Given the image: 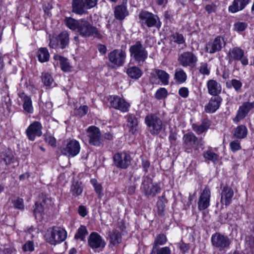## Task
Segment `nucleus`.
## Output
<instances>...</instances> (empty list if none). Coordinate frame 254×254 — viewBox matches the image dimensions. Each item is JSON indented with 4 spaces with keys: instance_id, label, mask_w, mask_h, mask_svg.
<instances>
[{
    "instance_id": "obj_46",
    "label": "nucleus",
    "mask_w": 254,
    "mask_h": 254,
    "mask_svg": "<svg viewBox=\"0 0 254 254\" xmlns=\"http://www.w3.org/2000/svg\"><path fill=\"white\" fill-rule=\"evenodd\" d=\"M166 242L167 238L165 235L161 234L157 235L154 242L152 252L155 250L156 247L164 245Z\"/></svg>"
},
{
    "instance_id": "obj_45",
    "label": "nucleus",
    "mask_w": 254,
    "mask_h": 254,
    "mask_svg": "<svg viewBox=\"0 0 254 254\" xmlns=\"http://www.w3.org/2000/svg\"><path fill=\"white\" fill-rule=\"evenodd\" d=\"M167 200L164 196L158 197V200L157 202V207L158 210V213L160 215H163L165 207V203Z\"/></svg>"
},
{
    "instance_id": "obj_25",
    "label": "nucleus",
    "mask_w": 254,
    "mask_h": 254,
    "mask_svg": "<svg viewBox=\"0 0 254 254\" xmlns=\"http://www.w3.org/2000/svg\"><path fill=\"white\" fill-rule=\"evenodd\" d=\"M208 93L216 96L221 92V86L219 83L213 79H209L206 82Z\"/></svg>"
},
{
    "instance_id": "obj_24",
    "label": "nucleus",
    "mask_w": 254,
    "mask_h": 254,
    "mask_svg": "<svg viewBox=\"0 0 254 254\" xmlns=\"http://www.w3.org/2000/svg\"><path fill=\"white\" fill-rule=\"evenodd\" d=\"M222 101L221 98L219 96L211 97L208 103L205 106V111L208 113L215 112L219 108Z\"/></svg>"
},
{
    "instance_id": "obj_26",
    "label": "nucleus",
    "mask_w": 254,
    "mask_h": 254,
    "mask_svg": "<svg viewBox=\"0 0 254 254\" xmlns=\"http://www.w3.org/2000/svg\"><path fill=\"white\" fill-rule=\"evenodd\" d=\"M19 97L23 101V108L24 111L28 114H31L34 112L32 102L31 98L24 93L19 94Z\"/></svg>"
},
{
    "instance_id": "obj_20",
    "label": "nucleus",
    "mask_w": 254,
    "mask_h": 254,
    "mask_svg": "<svg viewBox=\"0 0 254 254\" xmlns=\"http://www.w3.org/2000/svg\"><path fill=\"white\" fill-rule=\"evenodd\" d=\"M211 191L209 189L205 188L200 193L197 202L199 210H203L210 205Z\"/></svg>"
},
{
    "instance_id": "obj_39",
    "label": "nucleus",
    "mask_w": 254,
    "mask_h": 254,
    "mask_svg": "<svg viewBox=\"0 0 254 254\" xmlns=\"http://www.w3.org/2000/svg\"><path fill=\"white\" fill-rule=\"evenodd\" d=\"M203 156L205 159L211 161L214 164H216L218 162L219 155L211 150L204 151L203 153Z\"/></svg>"
},
{
    "instance_id": "obj_44",
    "label": "nucleus",
    "mask_w": 254,
    "mask_h": 254,
    "mask_svg": "<svg viewBox=\"0 0 254 254\" xmlns=\"http://www.w3.org/2000/svg\"><path fill=\"white\" fill-rule=\"evenodd\" d=\"M41 80L46 86H51L54 83V79L52 76L48 72H45L42 73Z\"/></svg>"
},
{
    "instance_id": "obj_48",
    "label": "nucleus",
    "mask_w": 254,
    "mask_h": 254,
    "mask_svg": "<svg viewBox=\"0 0 254 254\" xmlns=\"http://www.w3.org/2000/svg\"><path fill=\"white\" fill-rule=\"evenodd\" d=\"M247 115L246 114V112H245L244 110L241 108V107L240 106L237 111V115L236 117L233 119V121L234 123L237 124L241 120L244 119Z\"/></svg>"
},
{
    "instance_id": "obj_11",
    "label": "nucleus",
    "mask_w": 254,
    "mask_h": 254,
    "mask_svg": "<svg viewBox=\"0 0 254 254\" xmlns=\"http://www.w3.org/2000/svg\"><path fill=\"white\" fill-rule=\"evenodd\" d=\"M69 35L66 31H63L57 37L50 40L49 46L52 49H64L68 45Z\"/></svg>"
},
{
    "instance_id": "obj_19",
    "label": "nucleus",
    "mask_w": 254,
    "mask_h": 254,
    "mask_svg": "<svg viewBox=\"0 0 254 254\" xmlns=\"http://www.w3.org/2000/svg\"><path fill=\"white\" fill-rule=\"evenodd\" d=\"M88 243L90 247L93 250H102L106 244L105 240L96 232H92L90 234Z\"/></svg>"
},
{
    "instance_id": "obj_29",
    "label": "nucleus",
    "mask_w": 254,
    "mask_h": 254,
    "mask_svg": "<svg viewBox=\"0 0 254 254\" xmlns=\"http://www.w3.org/2000/svg\"><path fill=\"white\" fill-rule=\"evenodd\" d=\"M73 11L77 14H82L84 12L85 8H86L84 0H73Z\"/></svg>"
},
{
    "instance_id": "obj_16",
    "label": "nucleus",
    "mask_w": 254,
    "mask_h": 254,
    "mask_svg": "<svg viewBox=\"0 0 254 254\" xmlns=\"http://www.w3.org/2000/svg\"><path fill=\"white\" fill-rule=\"evenodd\" d=\"M109 61L117 66H122L126 58V53L122 49H116L108 54Z\"/></svg>"
},
{
    "instance_id": "obj_5",
    "label": "nucleus",
    "mask_w": 254,
    "mask_h": 254,
    "mask_svg": "<svg viewBox=\"0 0 254 254\" xmlns=\"http://www.w3.org/2000/svg\"><path fill=\"white\" fill-rule=\"evenodd\" d=\"M131 58L139 65H142L148 57V52L140 41H137L129 49Z\"/></svg>"
},
{
    "instance_id": "obj_27",
    "label": "nucleus",
    "mask_w": 254,
    "mask_h": 254,
    "mask_svg": "<svg viewBox=\"0 0 254 254\" xmlns=\"http://www.w3.org/2000/svg\"><path fill=\"white\" fill-rule=\"evenodd\" d=\"M54 59L59 61L61 69L64 72H70L72 69V66L69 64L67 59L60 55H55Z\"/></svg>"
},
{
    "instance_id": "obj_1",
    "label": "nucleus",
    "mask_w": 254,
    "mask_h": 254,
    "mask_svg": "<svg viewBox=\"0 0 254 254\" xmlns=\"http://www.w3.org/2000/svg\"><path fill=\"white\" fill-rule=\"evenodd\" d=\"M185 151L188 153L197 155L199 149H203L204 142L202 139L198 138L193 133L189 132L183 136Z\"/></svg>"
},
{
    "instance_id": "obj_28",
    "label": "nucleus",
    "mask_w": 254,
    "mask_h": 254,
    "mask_svg": "<svg viewBox=\"0 0 254 254\" xmlns=\"http://www.w3.org/2000/svg\"><path fill=\"white\" fill-rule=\"evenodd\" d=\"M108 237L110 244L113 245L119 244L122 241L121 233L118 230L114 229L109 232Z\"/></svg>"
},
{
    "instance_id": "obj_21",
    "label": "nucleus",
    "mask_w": 254,
    "mask_h": 254,
    "mask_svg": "<svg viewBox=\"0 0 254 254\" xmlns=\"http://www.w3.org/2000/svg\"><path fill=\"white\" fill-rule=\"evenodd\" d=\"M234 196L233 189L228 186H225L222 189L220 202L221 204L228 206L230 204Z\"/></svg>"
},
{
    "instance_id": "obj_4",
    "label": "nucleus",
    "mask_w": 254,
    "mask_h": 254,
    "mask_svg": "<svg viewBox=\"0 0 254 254\" xmlns=\"http://www.w3.org/2000/svg\"><path fill=\"white\" fill-rule=\"evenodd\" d=\"M77 32L83 38L94 37L101 38L102 37L98 29L84 19H80Z\"/></svg>"
},
{
    "instance_id": "obj_15",
    "label": "nucleus",
    "mask_w": 254,
    "mask_h": 254,
    "mask_svg": "<svg viewBox=\"0 0 254 254\" xmlns=\"http://www.w3.org/2000/svg\"><path fill=\"white\" fill-rule=\"evenodd\" d=\"M80 150L79 142L75 139H71L68 141L65 146L62 149L61 152L64 155L73 157L79 153Z\"/></svg>"
},
{
    "instance_id": "obj_6",
    "label": "nucleus",
    "mask_w": 254,
    "mask_h": 254,
    "mask_svg": "<svg viewBox=\"0 0 254 254\" xmlns=\"http://www.w3.org/2000/svg\"><path fill=\"white\" fill-rule=\"evenodd\" d=\"M138 17L142 27L144 26L149 28L152 27L159 28L161 27V23L158 16L151 12L142 11L139 13Z\"/></svg>"
},
{
    "instance_id": "obj_22",
    "label": "nucleus",
    "mask_w": 254,
    "mask_h": 254,
    "mask_svg": "<svg viewBox=\"0 0 254 254\" xmlns=\"http://www.w3.org/2000/svg\"><path fill=\"white\" fill-rule=\"evenodd\" d=\"M42 202L39 203L36 202L35 204V208L34 209L33 213L36 219H41L42 217V215L44 212V207L42 203L44 204H48L51 202L50 199L48 196L42 194Z\"/></svg>"
},
{
    "instance_id": "obj_55",
    "label": "nucleus",
    "mask_w": 254,
    "mask_h": 254,
    "mask_svg": "<svg viewBox=\"0 0 254 254\" xmlns=\"http://www.w3.org/2000/svg\"><path fill=\"white\" fill-rule=\"evenodd\" d=\"M231 84L236 91H238L242 86V83L239 80L234 79L231 81Z\"/></svg>"
},
{
    "instance_id": "obj_36",
    "label": "nucleus",
    "mask_w": 254,
    "mask_h": 254,
    "mask_svg": "<svg viewBox=\"0 0 254 254\" xmlns=\"http://www.w3.org/2000/svg\"><path fill=\"white\" fill-rule=\"evenodd\" d=\"M187 78V75L185 71L182 68H177L175 70L174 79L177 82L180 84L186 82Z\"/></svg>"
},
{
    "instance_id": "obj_32",
    "label": "nucleus",
    "mask_w": 254,
    "mask_h": 254,
    "mask_svg": "<svg viewBox=\"0 0 254 254\" xmlns=\"http://www.w3.org/2000/svg\"><path fill=\"white\" fill-rule=\"evenodd\" d=\"M126 73L130 78L134 79L140 78L142 74L141 69L136 66L127 68Z\"/></svg>"
},
{
    "instance_id": "obj_10",
    "label": "nucleus",
    "mask_w": 254,
    "mask_h": 254,
    "mask_svg": "<svg viewBox=\"0 0 254 254\" xmlns=\"http://www.w3.org/2000/svg\"><path fill=\"white\" fill-rule=\"evenodd\" d=\"M141 189L147 197H154L160 191L161 189L157 184L152 183L151 179L147 177L142 182Z\"/></svg>"
},
{
    "instance_id": "obj_23",
    "label": "nucleus",
    "mask_w": 254,
    "mask_h": 254,
    "mask_svg": "<svg viewBox=\"0 0 254 254\" xmlns=\"http://www.w3.org/2000/svg\"><path fill=\"white\" fill-rule=\"evenodd\" d=\"M251 0H234L228 7L229 12L235 13L243 10L250 2Z\"/></svg>"
},
{
    "instance_id": "obj_58",
    "label": "nucleus",
    "mask_w": 254,
    "mask_h": 254,
    "mask_svg": "<svg viewBox=\"0 0 254 254\" xmlns=\"http://www.w3.org/2000/svg\"><path fill=\"white\" fill-rule=\"evenodd\" d=\"M156 254H171V250L168 247H164L156 250Z\"/></svg>"
},
{
    "instance_id": "obj_17",
    "label": "nucleus",
    "mask_w": 254,
    "mask_h": 254,
    "mask_svg": "<svg viewBox=\"0 0 254 254\" xmlns=\"http://www.w3.org/2000/svg\"><path fill=\"white\" fill-rule=\"evenodd\" d=\"M226 43L224 38L221 36H217L214 40L207 43L205 49L206 52L209 54H213L219 52L225 46Z\"/></svg>"
},
{
    "instance_id": "obj_18",
    "label": "nucleus",
    "mask_w": 254,
    "mask_h": 254,
    "mask_svg": "<svg viewBox=\"0 0 254 254\" xmlns=\"http://www.w3.org/2000/svg\"><path fill=\"white\" fill-rule=\"evenodd\" d=\"M42 124L38 122L34 121L25 130L26 134L29 140L34 141L36 137H40L42 134Z\"/></svg>"
},
{
    "instance_id": "obj_52",
    "label": "nucleus",
    "mask_w": 254,
    "mask_h": 254,
    "mask_svg": "<svg viewBox=\"0 0 254 254\" xmlns=\"http://www.w3.org/2000/svg\"><path fill=\"white\" fill-rule=\"evenodd\" d=\"M248 24L243 22H238L234 25V29L237 31H243L247 27Z\"/></svg>"
},
{
    "instance_id": "obj_35",
    "label": "nucleus",
    "mask_w": 254,
    "mask_h": 254,
    "mask_svg": "<svg viewBox=\"0 0 254 254\" xmlns=\"http://www.w3.org/2000/svg\"><path fill=\"white\" fill-rule=\"evenodd\" d=\"M210 123L208 121H203L202 123L200 125L193 124L192 128L194 131L198 134H200L203 132L206 131L209 128Z\"/></svg>"
},
{
    "instance_id": "obj_37",
    "label": "nucleus",
    "mask_w": 254,
    "mask_h": 254,
    "mask_svg": "<svg viewBox=\"0 0 254 254\" xmlns=\"http://www.w3.org/2000/svg\"><path fill=\"white\" fill-rule=\"evenodd\" d=\"M248 134V129L244 125L238 126L234 133V135L237 138L243 139L246 137Z\"/></svg>"
},
{
    "instance_id": "obj_7",
    "label": "nucleus",
    "mask_w": 254,
    "mask_h": 254,
    "mask_svg": "<svg viewBox=\"0 0 254 254\" xmlns=\"http://www.w3.org/2000/svg\"><path fill=\"white\" fill-rule=\"evenodd\" d=\"M113 159L114 165L119 169H126L131 164V158L130 155L124 151L115 153Z\"/></svg>"
},
{
    "instance_id": "obj_59",
    "label": "nucleus",
    "mask_w": 254,
    "mask_h": 254,
    "mask_svg": "<svg viewBox=\"0 0 254 254\" xmlns=\"http://www.w3.org/2000/svg\"><path fill=\"white\" fill-rule=\"evenodd\" d=\"M14 205L15 208L22 209L24 208L23 200L22 198H18L14 201Z\"/></svg>"
},
{
    "instance_id": "obj_34",
    "label": "nucleus",
    "mask_w": 254,
    "mask_h": 254,
    "mask_svg": "<svg viewBox=\"0 0 254 254\" xmlns=\"http://www.w3.org/2000/svg\"><path fill=\"white\" fill-rule=\"evenodd\" d=\"M64 22L65 25L70 29L72 30H78L80 19L76 20L70 17H66L64 20Z\"/></svg>"
},
{
    "instance_id": "obj_47",
    "label": "nucleus",
    "mask_w": 254,
    "mask_h": 254,
    "mask_svg": "<svg viewBox=\"0 0 254 254\" xmlns=\"http://www.w3.org/2000/svg\"><path fill=\"white\" fill-rule=\"evenodd\" d=\"M199 73L203 75H209L210 72V68L206 63L202 62L198 67Z\"/></svg>"
},
{
    "instance_id": "obj_56",
    "label": "nucleus",
    "mask_w": 254,
    "mask_h": 254,
    "mask_svg": "<svg viewBox=\"0 0 254 254\" xmlns=\"http://www.w3.org/2000/svg\"><path fill=\"white\" fill-rule=\"evenodd\" d=\"M179 94L183 98H187L189 96V91L187 87H183L179 90Z\"/></svg>"
},
{
    "instance_id": "obj_3",
    "label": "nucleus",
    "mask_w": 254,
    "mask_h": 254,
    "mask_svg": "<svg viewBox=\"0 0 254 254\" xmlns=\"http://www.w3.org/2000/svg\"><path fill=\"white\" fill-rule=\"evenodd\" d=\"M66 236V231L60 227L49 228L45 235L46 241L54 245L64 241Z\"/></svg>"
},
{
    "instance_id": "obj_42",
    "label": "nucleus",
    "mask_w": 254,
    "mask_h": 254,
    "mask_svg": "<svg viewBox=\"0 0 254 254\" xmlns=\"http://www.w3.org/2000/svg\"><path fill=\"white\" fill-rule=\"evenodd\" d=\"M170 41L171 43L181 45L185 43V38L182 34L176 32L171 35L170 36Z\"/></svg>"
},
{
    "instance_id": "obj_63",
    "label": "nucleus",
    "mask_w": 254,
    "mask_h": 254,
    "mask_svg": "<svg viewBox=\"0 0 254 254\" xmlns=\"http://www.w3.org/2000/svg\"><path fill=\"white\" fill-rule=\"evenodd\" d=\"M241 107L245 112H246L247 115H248L250 111L252 109L250 106V102H244Z\"/></svg>"
},
{
    "instance_id": "obj_51",
    "label": "nucleus",
    "mask_w": 254,
    "mask_h": 254,
    "mask_svg": "<svg viewBox=\"0 0 254 254\" xmlns=\"http://www.w3.org/2000/svg\"><path fill=\"white\" fill-rule=\"evenodd\" d=\"M88 110V108L87 106H81L75 110V114L80 117L85 116Z\"/></svg>"
},
{
    "instance_id": "obj_60",
    "label": "nucleus",
    "mask_w": 254,
    "mask_h": 254,
    "mask_svg": "<svg viewBox=\"0 0 254 254\" xmlns=\"http://www.w3.org/2000/svg\"><path fill=\"white\" fill-rule=\"evenodd\" d=\"M46 141L52 146H56V139L51 135H47L45 137Z\"/></svg>"
},
{
    "instance_id": "obj_9",
    "label": "nucleus",
    "mask_w": 254,
    "mask_h": 254,
    "mask_svg": "<svg viewBox=\"0 0 254 254\" xmlns=\"http://www.w3.org/2000/svg\"><path fill=\"white\" fill-rule=\"evenodd\" d=\"M211 241L212 246L220 251L228 249L231 244V240L228 236L219 233L212 235Z\"/></svg>"
},
{
    "instance_id": "obj_64",
    "label": "nucleus",
    "mask_w": 254,
    "mask_h": 254,
    "mask_svg": "<svg viewBox=\"0 0 254 254\" xmlns=\"http://www.w3.org/2000/svg\"><path fill=\"white\" fill-rule=\"evenodd\" d=\"M216 6L214 4H207L205 6V9L208 13L214 12L215 10Z\"/></svg>"
},
{
    "instance_id": "obj_2",
    "label": "nucleus",
    "mask_w": 254,
    "mask_h": 254,
    "mask_svg": "<svg viewBox=\"0 0 254 254\" xmlns=\"http://www.w3.org/2000/svg\"><path fill=\"white\" fill-rule=\"evenodd\" d=\"M144 121L149 131L152 135H158L161 131L165 129V124L155 114H148L145 117Z\"/></svg>"
},
{
    "instance_id": "obj_49",
    "label": "nucleus",
    "mask_w": 254,
    "mask_h": 254,
    "mask_svg": "<svg viewBox=\"0 0 254 254\" xmlns=\"http://www.w3.org/2000/svg\"><path fill=\"white\" fill-rule=\"evenodd\" d=\"M13 155L10 151L3 152L2 155V159L6 165H8L13 162Z\"/></svg>"
},
{
    "instance_id": "obj_31",
    "label": "nucleus",
    "mask_w": 254,
    "mask_h": 254,
    "mask_svg": "<svg viewBox=\"0 0 254 254\" xmlns=\"http://www.w3.org/2000/svg\"><path fill=\"white\" fill-rule=\"evenodd\" d=\"M114 13L116 19L123 20L128 15V11L125 5H120L115 7Z\"/></svg>"
},
{
    "instance_id": "obj_50",
    "label": "nucleus",
    "mask_w": 254,
    "mask_h": 254,
    "mask_svg": "<svg viewBox=\"0 0 254 254\" xmlns=\"http://www.w3.org/2000/svg\"><path fill=\"white\" fill-rule=\"evenodd\" d=\"M167 96V91L165 88H160L158 89L155 93V97L160 100L166 97Z\"/></svg>"
},
{
    "instance_id": "obj_57",
    "label": "nucleus",
    "mask_w": 254,
    "mask_h": 254,
    "mask_svg": "<svg viewBox=\"0 0 254 254\" xmlns=\"http://www.w3.org/2000/svg\"><path fill=\"white\" fill-rule=\"evenodd\" d=\"M23 250L24 251H33L34 250L33 243L31 241L26 242L23 246Z\"/></svg>"
},
{
    "instance_id": "obj_13",
    "label": "nucleus",
    "mask_w": 254,
    "mask_h": 254,
    "mask_svg": "<svg viewBox=\"0 0 254 254\" xmlns=\"http://www.w3.org/2000/svg\"><path fill=\"white\" fill-rule=\"evenodd\" d=\"M109 102L111 107L122 112H127L129 110V103L125 99L119 96H111Z\"/></svg>"
},
{
    "instance_id": "obj_14",
    "label": "nucleus",
    "mask_w": 254,
    "mask_h": 254,
    "mask_svg": "<svg viewBox=\"0 0 254 254\" xmlns=\"http://www.w3.org/2000/svg\"><path fill=\"white\" fill-rule=\"evenodd\" d=\"M87 136L89 143L95 146H99L102 144L103 139L99 128L95 126H90L87 129Z\"/></svg>"
},
{
    "instance_id": "obj_38",
    "label": "nucleus",
    "mask_w": 254,
    "mask_h": 254,
    "mask_svg": "<svg viewBox=\"0 0 254 254\" xmlns=\"http://www.w3.org/2000/svg\"><path fill=\"white\" fill-rule=\"evenodd\" d=\"M37 57L41 63L47 62L49 60L50 55L48 50L46 48H41L38 51Z\"/></svg>"
},
{
    "instance_id": "obj_12",
    "label": "nucleus",
    "mask_w": 254,
    "mask_h": 254,
    "mask_svg": "<svg viewBox=\"0 0 254 254\" xmlns=\"http://www.w3.org/2000/svg\"><path fill=\"white\" fill-rule=\"evenodd\" d=\"M229 63L234 61H241L244 65L248 64V59L244 56V51L239 47L230 49L227 55Z\"/></svg>"
},
{
    "instance_id": "obj_30",
    "label": "nucleus",
    "mask_w": 254,
    "mask_h": 254,
    "mask_svg": "<svg viewBox=\"0 0 254 254\" xmlns=\"http://www.w3.org/2000/svg\"><path fill=\"white\" fill-rule=\"evenodd\" d=\"M155 72L158 79L162 85H167L169 84L170 77L169 73L163 70L159 69H155Z\"/></svg>"
},
{
    "instance_id": "obj_43",
    "label": "nucleus",
    "mask_w": 254,
    "mask_h": 254,
    "mask_svg": "<svg viewBox=\"0 0 254 254\" xmlns=\"http://www.w3.org/2000/svg\"><path fill=\"white\" fill-rule=\"evenodd\" d=\"M83 189L81 187V184L78 182H74L70 188V191L72 195L77 196L80 195L82 192Z\"/></svg>"
},
{
    "instance_id": "obj_8",
    "label": "nucleus",
    "mask_w": 254,
    "mask_h": 254,
    "mask_svg": "<svg viewBox=\"0 0 254 254\" xmlns=\"http://www.w3.org/2000/svg\"><path fill=\"white\" fill-rule=\"evenodd\" d=\"M178 61L183 67L193 68L198 61L196 56L191 52H184L178 56Z\"/></svg>"
},
{
    "instance_id": "obj_54",
    "label": "nucleus",
    "mask_w": 254,
    "mask_h": 254,
    "mask_svg": "<svg viewBox=\"0 0 254 254\" xmlns=\"http://www.w3.org/2000/svg\"><path fill=\"white\" fill-rule=\"evenodd\" d=\"M245 245L247 247L254 249V237L252 236L247 237Z\"/></svg>"
},
{
    "instance_id": "obj_53",
    "label": "nucleus",
    "mask_w": 254,
    "mask_h": 254,
    "mask_svg": "<svg viewBox=\"0 0 254 254\" xmlns=\"http://www.w3.org/2000/svg\"><path fill=\"white\" fill-rule=\"evenodd\" d=\"M230 146L231 150L234 152L241 149L240 142L238 140H235L232 141L230 144Z\"/></svg>"
},
{
    "instance_id": "obj_41",
    "label": "nucleus",
    "mask_w": 254,
    "mask_h": 254,
    "mask_svg": "<svg viewBox=\"0 0 254 254\" xmlns=\"http://www.w3.org/2000/svg\"><path fill=\"white\" fill-rule=\"evenodd\" d=\"M90 183L94 187V190L97 193L99 198H101L104 195L103 192V188L101 184L98 183L97 181L95 179H92Z\"/></svg>"
},
{
    "instance_id": "obj_62",
    "label": "nucleus",
    "mask_w": 254,
    "mask_h": 254,
    "mask_svg": "<svg viewBox=\"0 0 254 254\" xmlns=\"http://www.w3.org/2000/svg\"><path fill=\"white\" fill-rule=\"evenodd\" d=\"M86 8H91L94 7L97 2V0H84Z\"/></svg>"
},
{
    "instance_id": "obj_33",
    "label": "nucleus",
    "mask_w": 254,
    "mask_h": 254,
    "mask_svg": "<svg viewBox=\"0 0 254 254\" xmlns=\"http://www.w3.org/2000/svg\"><path fill=\"white\" fill-rule=\"evenodd\" d=\"M126 118L127 121V125L130 128L129 131L133 133L136 130L138 125L137 120L136 117L131 114L127 115Z\"/></svg>"
},
{
    "instance_id": "obj_61",
    "label": "nucleus",
    "mask_w": 254,
    "mask_h": 254,
    "mask_svg": "<svg viewBox=\"0 0 254 254\" xmlns=\"http://www.w3.org/2000/svg\"><path fill=\"white\" fill-rule=\"evenodd\" d=\"M78 211L79 214L82 217H85L88 213L86 207L82 205L79 206Z\"/></svg>"
},
{
    "instance_id": "obj_40",
    "label": "nucleus",
    "mask_w": 254,
    "mask_h": 254,
    "mask_svg": "<svg viewBox=\"0 0 254 254\" xmlns=\"http://www.w3.org/2000/svg\"><path fill=\"white\" fill-rule=\"evenodd\" d=\"M88 234V231L85 226L81 225L77 229V232L74 236V239L76 240H80L84 241L86 235Z\"/></svg>"
}]
</instances>
